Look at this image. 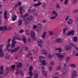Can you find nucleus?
Listing matches in <instances>:
<instances>
[{
	"mask_svg": "<svg viewBox=\"0 0 78 78\" xmlns=\"http://www.w3.org/2000/svg\"><path fill=\"white\" fill-rule=\"evenodd\" d=\"M20 48V46H18L13 49H8L7 51H8V52H10V51L11 53H14V52L17 51Z\"/></svg>",
	"mask_w": 78,
	"mask_h": 78,
	"instance_id": "obj_1",
	"label": "nucleus"
},
{
	"mask_svg": "<svg viewBox=\"0 0 78 78\" xmlns=\"http://www.w3.org/2000/svg\"><path fill=\"white\" fill-rule=\"evenodd\" d=\"M56 55L59 58L60 60L61 61V60L63 59V58H64V57H65L66 54L65 53H64L63 55H61V54H60L57 53H56Z\"/></svg>",
	"mask_w": 78,
	"mask_h": 78,
	"instance_id": "obj_2",
	"label": "nucleus"
},
{
	"mask_svg": "<svg viewBox=\"0 0 78 78\" xmlns=\"http://www.w3.org/2000/svg\"><path fill=\"white\" fill-rule=\"evenodd\" d=\"M72 78H76V72L74 71L71 73Z\"/></svg>",
	"mask_w": 78,
	"mask_h": 78,
	"instance_id": "obj_3",
	"label": "nucleus"
},
{
	"mask_svg": "<svg viewBox=\"0 0 78 78\" xmlns=\"http://www.w3.org/2000/svg\"><path fill=\"white\" fill-rule=\"evenodd\" d=\"M23 20L24 22H25V24L26 25L31 22V21L29 20L28 18L26 20L25 18H24Z\"/></svg>",
	"mask_w": 78,
	"mask_h": 78,
	"instance_id": "obj_4",
	"label": "nucleus"
},
{
	"mask_svg": "<svg viewBox=\"0 0 78 78\" xmlns=\"http://www.w3.org/2000/svg\"><path fill=\"white\" fill-rule=\"evenodd\" d=\"M41 54H44V55H47L48 53H47V51L44 49H42L41 51Z\"/></svg>",
	"mask_w": 78,
	"mask_h": 78,
	"instance_id": "obj_5",
	"label": "nucleus"
},
{
	"mask_svg": "<svg viewBox=\"0 0 78 78\" xmlns=\"http://www.w3.org/2000/svg\"><path fill=\"white\" fill-rule=\"evenodd\" d=\"M9 70H10V68L9 67H7L5 68V72L6 73H5V76H6L9 72Z\"/></svg>",
	"mask_w": 78,
	"mask_h": 78,
	"instance_id": "obj_6",
	"label": "nucleus"
},
{
	"mask_svg": "<svg viewBox=\"0 0 78 78\" xmlns=\"http://www.w3.org/2000/svg\"><path fill=\"white\" fill-rule=\"evenodd\" d=\"M53 15H54L55 16V17H57L58 16V14L56 12V11L55 10H53L52 11V13L51 14V16H53Z\"/></svg>",
	"mask_w": 78,
	"mask_h": 78,
	"instance_id": "obj_7",
	"label": "nucleus"
},
{
	"mask_svg": "<svg viewBox=\"0 0 78 78\" xmlns=\"http://www.w3.org/2000/svg\"><path fill=\"white\" fill-rule=\"evenodd\" d=\"M3 66H1L0 67V74L2 75L4 72V70L3 69Z\"/></svg>",
	"mask_w": 78,
	"mask_h": 78,
	"instance_id": "obj_8",
	"label": "nucleus"
},
{
	"mask_svg": "<svg viewBox=\"0 0 78 78\" xmlns=\"http://www.w3.org/2000/svg\"><path fill=\"white\" fill-rule=\"evenodd\" d=\"M74 32H75V31L74 30L70 31L69 33L67 34L66 35L67 36H70V34H72L73 36H74V34H73Z\"/></svg>",
	"mask_w": 78,
	"mask_h": 78,
	"instance_id": "obj_9",
	"label": "nucleus"
},
{
	"mask_svg": "<svg viewBox=\"0 0 78 78\" xmlns=\"http://www.w3.org/2000/svg\"><path fill=\"white\" fill-rule=\"evenodd\" d=\"M22 63L21 62H20L17 64L16 67L18 69H19L20 68H21V67H22Z\"/></svg>",
	"mask_w": 78,
	"mask_h": 78,
	"instance_id": "obj_10",
	"label": "nucleus"
},
{
	"mask_svg": "<svg viewBox=\"0 0 78 78\" xmlns=\"http://www.w3.org/2000/svg\"><path fill=\"white\" fill-rule=\"evenodd\" d=\"M65 49L66 50H69L72 49L71 45H67L65 47Z\"/></svg>",
	"mask_w": 78,
	"mask_h": 78,
	"instance_id": "obj_11",
	"label": "nucleus"
},
{
	"mask_svg": "<svg viewBox=\"0 0 78 78\" xmlns=\"http://www.w3.org/2000/svg\"><path fill=\"white\" fill-rule=\"evenodd\" d=\"M7 14L8 12H7V11H5L4 13V18L5 19L7 20V19H8V16H7Z\"/></svg>",
	"mask_w": 78,
	"mask_h": 78,
	"instance_id": "obj_12",
	"label": "nucleus"
},
{
	"mask_svg": "<svg viewBox=\"0 0 78 78\" xmlns=\"http://www.w3.org/2000/svg\"><path fill=\"white\" fill-rule=\"evenodd\" d=\"M46 34H47V32H43L42 36V38L43 39H45V38L46 37Z\"/></svg>",
	"mask_w": 78,
	"mask_h": 78,
	"instance_id": "obj_13",
	"label": "nucleus"
},
{
	"mask_svg": "<svg viewBox=\"0 0 78 78\" xmlns=\"http://www.w3.org/2000/svg\"><path fill=\"white\" fill-rule=\"evenodd\" d=\"M55 51H58L59 53H61L62 51V49L61 48H57L55 49Z\"/></svg>",
	"mask_w": 78,
	"mask_h": 78,
	"instance_id": "obj_14",
	"label": "nucleus"
},
{
	"mask_svg": "<svg viewBox=\"0 0 78 78\" xmlns=\"http://www.w3.org/2000/svg\"><path fill=\"white\" fill-rule=\"evenodd\" d=\"M4 55L3 52V50L2 49H0V56L1 57H3Z\"/></svg>",
	"mask_w": 78,
	"mask_h": 78,
	"instance_id": "obj_15",
	"label": "nucleus"
},
{
	"mask_svg": "<svg viewBox=\"0 0 78 78\" xmlns=\"http://www.w3.org/2000/svg\"><path fill=\"white\" fill-rule=\"evenodd\" d=\"M41 4H42V2H38L37 4L34 5L33 6H34L35 7H36V6H40Z\"/></svg>",
	"mask_w": 78,
	"mask_h": 78,
	"instance_id": "obj_16",
	"label": "nucleus"
},
{
	"mask_svg": "<svg viewBox=\"0 0 78 78\" xmlns=\"http://www.w3.org/2000/svg\"><path fill=\"white\" fill-rule=\"evenodd\" d=\"M39 58L40 62H41V61H43L44 60V59H45V58H44V57L42 56H39Z\"/></svg>",
	"mask_w": 78,
	"mask_h": 78,
	"instance_id": "obj_17",
	"label": "nucleus"
},
{
	"mask_svg": "<svg viewBox=\"0 0 78 78\" xmlns=\"http://www.w3.org/2000/svg\"><path fill=\"white\" fill-rule=\"evenodd\" d=\"M40 62H41V63H42V64H43L44 66H46V62H45V60H44L42 61L41 60L40 61Z\"/></svg>",
	"mask_w": 78,
	"mask_h": 78,
	"instance_id": "obj_18",
	"label": "nucleus"
},
{
	"mask_svg": "<svg viewBox=\"0 0 78 78\" xmlns=\"http://www.w3.org/2000/svg\"><path fill=\"white\" fill-rule=\"evenodd\" d=\"M55 41L57 42H58V43H62V40L59 38H58Z\"/></svg>",
	"mask_w": 78,
	"mask_h": 78,
	"instance_id": "obj_19",
	"label": "nucleus"
},
{
	"mask_svg": "<svg viewBox=\"0 0 78 78\" xmlns=\"http://www.w3.org/2000/svg\"><path fill=\"white\" fill-rule=\"evenodd\" d=\"M21 73V76H23V72H22V71H21L20 72H16V75H19V73Z\"/></svg>",
	"mask_w": 78,
	"mask_h": 78,
	"instance_id": "obj_20",
	"label": "nucleus"
},
{
	"mask_svg": "<svg viewBox=\"0 0 78 78\" xmlns=\"http://www.w3.org/2000/svg\"><path fill=\"white\" fill-rule=\"evenodd\" d=\"M73 40L74 42H76L78 41V39H77V37H73Z\"/></svg>",
	"mask_w": 78,
	"mask_h": 78,
	"instance_id": "obj_21",
	"label": "nucleus"
},
{
	"mask_svg": "<svg viewBox=\"0 0 78 78\" xmlns=\"http://www.w3.org/2000/svg\"><path fill=\"white\" fill-rule=\"evenodd\" d=\"M15 67L16 65H13L12 66L11 68V71H14V69H15Z\"/></svg>",
	"mask_w": 78,
	"mask_h": 78,
	"instance_id": "obj_22",
	"label": "nucleus"
},
{
	"mask_svg": "<svg viewBox=\"0 0 78 78\" xmlns=\"http://www.w3.org/2000/svg\"><path fill=\"white\" fill-rule=\"evenodd\" d=\"M63 72H63L62 74V77H64V76H65L66 75V71L64 70H63Z\"/></svg>",
	"mask_w": 78,
	"mask_h": 78,
	"instance_id": "obj_23",
	"label": "nucleus"
},
{
	"mask_svg": "<svg viewBox=\"0 0 78 78\" xmlns=\"http://www.w3.org/2000/svg\"><path fill=\"white\" fill-rule=\"evenodd\" d=\"M56 7L57 9H59L61 8V6L59 5V4L58 3H57L56 5Z\"/></svg>",
	"mask_w": 78,
	"mask_h": 78,
	"instance_id": "obj_24",
	"label": "nucleus"
},
{
	"mask_svg": "<svg viewBox=\"0 0 78 78\" xmlns=\"http://www.w3.org/2000/svg\"><path fill=\"white\" fill-rule=\"evenodd\" d=\"M19 24H18L19 26H20L22 24V23H23V21L22 20H20L19 21Z\"/></svg>",
	"mask_w": 78,
	"mask_h": 78,
	"instance_id": "obj_25",
	"label": "nucleus"
},
{
	"mask_svg": "<svg viewBox=\"0 0 78 78\" xmlns=\"http://www.w3.org/2000/svg\"><path fill=\"white\" fill-rule=\"evenodd\" d=\"M30 34L31 36V37L32 36H33L35 35L34 32L33 31H31L30 32Z\"/></svg>",
	"mask_w": 78,
	"mask_h": 78,
	"instance_id": "obj_26",
	"label": "nucleus"
},
{
	"mask_svg": "<svg viewBox=\"0 0 78 78\" xmlns=\"http://www.w3.org/2000/svg\"><path fill=\"white\" fill-rule=\"evenodd\" d=\"M61 69V66H58L56 67V70H60Z\"/></svg>",
	"mask_w": 78,
	"mask_h": 78,
	"instance_id": "obj_27",
	"label": "nucleus"
},
{
	"mask_svg": "<svg viewBox=\"0 0 78 78\" xmlns=\"http://www.w3.org/2000/svg\"><path fill=\"white\" fill-rule=\"evenodd\" d=\"M68 3H69V0H65L64 2V5H67Z\"/></svg>",
	"mask_w": 78,
	"mask_h": 78,
	"instance_id": "obj_28",
	"label": "nucleus"
},
{
	"mask_svg": "<svg viewBox=\"0 0 78 78\" xmlns=\"http://www.w3.org/2000/svg\"><path fill=\"white\" fill-rule=\"evenodd\" d=\"M43 74L44 76H47V73L46 71H43Z\"/></svg>",
	"mask_w": 78,
	"mask_h": 78,
	"instance_id": "obj_29",
	"label": "nucleus"
},
{
	"mask_svg": "<svg viewBox=\"0 0 78 78\" xmlns=\"http://www.w3.org/2000/svg\"><path fill=\"white\" fill-rule=\"evenodd\" d=\"M28 73L30 75V76H33V72H32V71H30L28 72Z\"/></svg>",
	"mask_w": 78,
	"mask_h": 78,
	"instance_id": "obj_30",
	"label": "nucleus"
},
{
	"mask_svg": "<svg viewBox=\"0 0 78 78\" xmlns=\"http://www.w3.org/2000/svg\"><path fill=\"white\" fill-rule=\"evenodd\" d=\"M17 18L16 16H13L12 17V21H14L16 20V19Z\"/></svg>",
	"mask_w": 78,
	"mask_h": 78,
	"instance_id": "obj_31",
	"label": "nucleus"
},
{
	"mask_svg": "<svg viewBox=\"0 0 78 78\" xmlns=\"http://www.w3.org/2000/svg\"><path fill=\"white\" fill-rule=\"evenodd\" d=\"M70 67H76V65L75 64H70Z\"/></svg>",
	"mask_w": 78,
	"mask_h": 78,
	"instance_id": "obj_32",
	"label": "nucleus"
},
{
	"mask_svg": "<svg viewBox=\"0 0 78 78\" xmlns=\"http://www.w3.org/2000/svg\"><path fill=\"white\" fill-rule=\"evenodd\" d=\"M24 43L26 44L27 43V39L26 38H23L22 39Z\"/></svg>",
	"mask_w": 78,
	"mask_h": 78,
	"instance_id": "obj_33",
	"label": "nucleus"
},
{
	"mask_svg": "<svg viewBox=\"0 0 78 78\" xmlns=\"http://www.w3.org/2000/svg\"><path fill=\"white\" fill-rule=\"evenodd\" d=\"M33 16H29L28 17V19L29 20H30L31 21L33 19Z\"/></svg>",
	"mask_w": 78,
	"mask_h": 78,
	"instance_id": "obj_34",
	"label": "nucleus"
},
{
	"mask_svg": "<svg viewBox=\"0 0 78 78\" xmlns=\"http://www.w3.org/2000/svg\"><path fill=\"white\" fill-rule=\"evenodd\" d=\"M26 35L28 36V35H29V34H30V31H29V30H26Z\"/></svg>",
	"mask_w": 78,
	"mask_h": 78,
	"instance_id": "obj_35",
	"label": "nucleus"
},
{
	"mask_svg": "<svg viewBox=\"0 0 78 78\" xmlns=\"http://www.w3.org/2000/svg\"><path fill=\"white\" fill-rule=\"evenodd\" d=\"M37 33H39L41 31V27H39L37 29Z\"/></svg>",
	"mask_w": 78,
	"mask_h": 78,
	"instance_id": "obj_36",
	"label": "nucleus"
},
{
	"mask_svg": "<svg viewBox=\"0 0 78 78\" xmlns=\"http://www.w3.org/2000/svg\"><path fill=\"white\" fill-rule=\"evenodd\" d=\"M68 28L67 27H65L63 29V33H65V32H66V30H68Z\"/></svg>",
	"mask_w": 78,
	"mask_h": 78,
	"instance_id": "obj_37",
	"label": "nucleus"
},
{
	"mask_svg": "<svg viewBox=\"0 0 78 78\" xmlns=\"http://www.w3.org/2000/svg\"><path fill=\"white\" fill-rule=\"evenodd\" d=\"M11 46V44L10 43H8L6 45V48L7 49H8L9 48V47Z\"/></svg>",
	"mask_w": 78,
	"mask_h": 78,
	"instance_id": "obj_38",
	"label": "nucleus"
},
{
	"mask_svg": "<svg viewBox=\"0 0 78 78\" xmlns=\"http://www.w3.org/2000/svg\"><path fill=\"white\" fill-rule=\"evenodd\" d=\"M42 40H41V39H39L37 41L38 44H40V43H42Z\"/></svg>",
	"mask_w": 78,
	"mask_h": 78,
	"instance_id": "obj_39",
	"label": "nucleus"
},
{
	"mask_svg": "<svg viewBox=\"0 0 78 78\" xmlns=\"http://www.w3.org/2000/svg\"><path fill=\"white\" fill-rule=\"evenodd\" d=\"M77 2H78V1L77 0H74L73 2V5H75Z\"/></svg>",
	"mask_w": 78,
	"mask_h": 78,
	"instance_id": "obj_40",
	"label": "nucleus"
},
{
	"mask_svg": "<svg viewBox=\"0 0 78 78\" xmlns=\"http://www.w3.org/2000/svg\"><path fill=\"white\" fill-rule=\"evenodd\" d=\"M34 78H38V75L36 73H34Z\"/></svg>",
	"mask_w": 78,
	"mask_h": 78,
	"instance_id": "obj_41",
	"label": "nucleus"
},
{
	"mask_svg": "<svg viewBox=\"0 0 78 78\" xmlns=\"http://www.w3.org/2000/svg\"><path fill=\"white\" fill-rule=\"evenodd\" d=\"M56 17L54 16H53L51 17H50V19H51V20H53V19H56Z\"/></svg>",
	"mask_w": 78,
	"mask_h": 78,
	"instance_id": "obj_42",
	"label": "nucleus"
},
{
	"mask_svg": "<svg viewBox=\"0 0 78 78\" xmlns=\"http://www.w3.org/2000/svg\"><path fill=\"white\" fill-rule=\"evenodd\" d=\"M11 30H12V27H8L7 29V31H9Z\"/></svg>",
	"mask_w": 78,
	"mask_h": 78,
	"instance_id": "obj_43",
	"label": "nucleus"
},
{
	"mask_svg": "<svg viewBox=\"0 0 78 78\" xmlns=\"http://www.w3.org/2000/svg\"><path fill=\"white\" fill-rule=\"evenodd\" d=\"M32 52L34 53V54L36 53H37V50H33V51H32Z\"/></svg>",
	"mask_w": 78,
	"mask_h": 78,
	"instance_id": "obj_44",
	"label": "nucleus"
},
{
	"mask_svg": "<svg viewBox=\"0 0 78 78\" xmlns=\"http://www.w3.org/2000/svg\"><path fill=\"white\" fill-rule=\"evenodd\" d=\"M31 37L32 39L33 40H34V41H36V37H34V36H32V37Z\"/></svg>",
	"mask_w": 78,
	"mask_h": 78,
	"instance_id": "obj_45",
	"label": "nucleus"
},
{
	"mask_svg": "<svg viewBox=\"0 0 78 78\" xmlns=\"http://www.w3.org/2000/svg\"><path fill=\"white\" fill-rule=\"evenodd\" d=\"M78 12V9H76L73 11V12L74 13H76Z\"/></svg>",
	"mask_w": 78,
	"mask_h": 78,
	"instance_id": "obj_46",
	"label": "nucleus"
},
{
	"mask_svg": "<svg viewBox=\"0 0 78 78\" xmlns=\"http://www.w3.org/2000/svg\"><path fill=\"white\" fill-rule=\"evenodd\" d=\"M12 44H16V41L15 40V39H13V40L12 41Z\"/></svg>",
	"mask_w": 78,
	"mask_h": 78,
	"instance_id": "obj_47",
	"label": "nucleus"
},
{
	"mask_svg": "<svg viewBox=\"0 0 78 78\" xmlns=\"http://www.w3.org/2000/svg\"><path fill=\"white\" fill-rule=\"evenodd\" d=\"M29 70L30 71H32L33 70V67L32 66L29 67Z\"/></svg>",
	"mask_w": 78,
	"mask_h": 78,
	"instance_id": "obj_48",
	"label": "nucleus"
},
{
	"mask_svg": "<svg viewBox=\"0 0 78 78\" xmlns=\"http://www.w3.org/2000/svg\"><path fill=\"white\" fill-rule=\"evenodd\" d=\"M11 41V38L9 39L7 41V44H9Z\"/></svg>",
	"mask_w": 78,
	"mask_h": 78,
	"instance_id": "obj_49",
	"label": "nucleus"
},
{
	"mask_svg": "<svg viewBox=\"0 0 78 78\" xmlns=\"http://www.w3.org/2000/svg\"><path fill=\"white\" fill-rule=\"evenodd\" d=\"M48 57L49 58H51L53 57V55H52L49 54L48 55Z\"/></svg>",
	"mask_w": 78,
	"mask_h": 78,
	"instance_id": "obj_50",
	"label": "nucleus"
},
{
	"mask_svg": "<svg viewBox=\"0 0 78 78\" xmlns=\"http://www.w3.org/2000/svg\"><path fill=\"white\" fill-rule=\"evenodd\" d=\"M18 5H19V6H21V5H22V3H21V2H19L17 3Z\"/></svg>",
	"mask_w": 78,
	"mask_h": 78,
	"instance_id": "obj_51",
	"label": "nucleus"
},
{
	"mask_svg": "<svg viewBox=\"0 0 78 78\" xmlns=\"http://www.w3.org/2000/svg\"><path fill=\"white\" fill-rule=\"evenodd\" d=\"M38 45L40 46V47H42L43 45H42V43H38Z\"/></svg>",
	"mask_w": 78,
	"mask_h": 78,
	"instance_id": "obj_52",
	"label": "nucleus"
},
{
	"mask_svg": "<svg viewBox=\"0 0 78 78\" xmlns=\"http://www.w3.org/2000/svg\"><path fill=\"white\" fill-rule=\"evenodd\" d=\"M11 46L12 48H14V47H15V44H14V43H12L11 45Z\"/></svg>",
	"mask_w": 78,
	"mask_h": 78,
	"instance_id": "obj_53",
	"label": "nucleus"
},
{
	"mask_svg": "<svg viewBox=\"0 0 78 78\" xmlns=\"http://www.w3.org/2000/svg\"><path fill=\"white\" fill-rule=\"evenodd\" d=\"M52 69H53V68H52V67H51V66H49V70H50V71H51V70H52Z\"/></svg>",
	"mask_w": 78,
	"mask_h": 78,
	"instance_id": "obj_54",
	"label": "nucleus"
},
{
	"mask_svg": "<svg viewBox=\"0 0 78 78\" xmlns=\"http://www.w3.org/2000/svg\"><path fill=\"white\" fill-rule=\"evenodd\" d=\"M69 60H70V58L69 57H67L66 59V62H67V61H69Z\"/></svg>",
	"mask_w": 78,
	"mask_h": 78,
	"instance_id": "obj_55",
	"label": "nucleus"
},
{
	"mask_svg": "<svg viewBox=\"0 0 78 78\" xmlns=\"http://www.w3.org/2000/svg\"><path fill=\"white\" fill-rule=\"evenodd\" d=\"M67 66V65H66V64H64L63 65V70H65V68H66V67Z\"/></svg>",
	"mask_w": 78,
	"mask_h": 78,
	"instance_id": "obj_56",
	"label": "nucleus"
},
{
	"mask_svg": "<svg viewBox=\"0 0 78 78\" xmlns=\"http://www.w3.org/2000/svg\"><path fill=\"white\" fill-rule=\"evenodd\" d=\"M73 55L74 56H76V51H73Z\"/></svg>",
	"mask_w": 78,
	"mask_h": 78,
	"instance_id": "obj_57",
	"label": "nucleus"
},
{
	"mask_svg": "<svg viewBox=\"0 0 78 78\" xmlns=\"http://www.w3.org/2000/svg\"><path fill=\"white\" fill-rule=\"evenodd\" d=\"M50 64L51 66H53L54 64V62L53 61H51L50 62Z\"/></svg>",
	"mask_w": 78,
	"mask_h": 78,
	"instance_id": "obj_58",
	"label": "nucleus"
},
{
	"mask_svg": "<svg viewBox=\"0 0 78 78\" xmlns=\"http://www.w3.org/2000/svg\"><path fill=\"white\" fill-rule=\"evenodd\" d=\"M3 29L5 30H6V29H7V28H8V26H6L5 27H3Z\"/></svg>",
	"mask_w": 78,
	"mask_h": 78,
	"instance_id": "obj_59",
	"label": "nucleus"
},
{
	"mask_svg": "<svg viewBox=\"0 0 78 78\" xmlns=\"http://www.w3.org/2000/svg\"><path fill=\"white\" fill-rule=\"evenodd\" d=\"M70 45H71L72 46H73V47H74L75 48L76 46L75 44H74V43H71Z\"/></svg>",
	"mask_w": 78,
	"mask_h": 78,
	"instance_id": "obj_60",
	"label": "nucleus"
},
{
	"mask_svg": "<svg viewBox=\"0 0 78 78\" xmlns=\"http://www.w3.org/2000/svg\"><path fill=\"white\" fill-rule=\"evenodd\" d=\"M28 13H27L26 14H25L23 16V17H27V16H28Z\"/></svg>",
	"mask_w": 78,
	"mask_h": 78,
	"instance_id": "obj_61",
	"label": "nucleus"
},
{
	"mask_svg": "<svg viewBox=\"0 0 78 78\" xmlns=\"http://www.w3.org/2000/svg\"><path fill=\"white\" fill-rule=\"evenodd\" d=\"M37 27H39V28H41V24L38 23V24Z\"/></svg>",
	"mask_w": 78,
	"mask_h": 78,
	"instance_id": "obj_62",
	"label": "nucleus"
},
{
	"mask_svg": "<svg viewBox=\"0 0 78 78\" xmlns=\"http://www.w3.org/2000/svg\"><path fill=\"white\" fill-rule=\"evenodd\" d=\"M4 45L2 44V45H0V49H2V47H3Z\"/></svg>",
	"mask_w": 78,
	"mask_h": 78,
	"instance_id": "obj_63",
	"label": "nucleus"
},
{
	"mask_svg": "<svg viewBox=\"0 0 78 78\" xmlns=\"http://www.w3.org/2000/svg\"><path fill=\"white\" fill-rule=\"evenodd\" d=\"M2 30H3V27H0V31H2Z\"/></svg>",
	"mask_w": 78,
	"mask_h": 78,
	"instance_id": "obj_64",
	"label": "nucleus"
}]
</instances>
